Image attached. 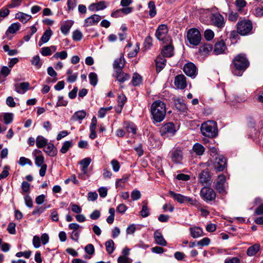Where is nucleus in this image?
I'll use <instances>...</instances> for the list:
<instances>
[{"label": "nucleus", "mask_w": 263, "mask_h": 263, "mask_svg": "<svg viewBox=\"0 0 263 263\" xmlns=\"http://www.w3.org/2000/svg\"><path fill=\"white\" fill-rule=\"evenodd\" d=\"M151 112L155 122H162L166 115L165 103L160 100L155 101L151 105Z\"/></svg>", "instance_id": "f257e3e1"}, {"label": "nucleus", "mask_w": 263, "mask_h": 263, "mask_svg": "<svg viewBox=\"0 0 263 263\" xmlns=\"http://www.w3.org/2000/svg\"><path fill=\"white\" fill-rule=\"evenodd\" d=\"M234 68L232 69L233 73L237 76H241L243 71L249 65V62L243 54H239L233 61Z\"/></svg>", "instance_id": "f03ea898"}, {"label": "nucleus", "mask_w": 263, "mask_h": 263, "mask_svg": "<svg viewBox=\"0 0 263 263\" xmlns=\"http://www.w3.org/2000/svg\"><path fill=\"white\" fill-rule=\"evenodd\" d=\"M200 129L203 135L210 138L216 137L218 134L217 123L213 121H208L203 123Z\"/></svg>", "instance_id": "7ed1b4c3"}, {"label": "nucleus", "mask_w": 263, "mask_h": 263, "mask_svg": "<svg viewBox=\"0 0 263 263\" xmlns=\"http://www.w3.org/2000/svg\"><path fill=\"white\" fill-rule=\"evenodd\" d=\"M217 8H212L211 10V20L212 24L218 28H223L225 25V20L223 16L219 12H216Z\"/></svg>", "instance_id": "20e7f679"}, {"label": "nucleus", "mask_w": 263, "mask_h": 263, "mask_svg": "<svg viewBox=\"0 0 263 263\" xmlns=\"http://www.w3.org/2000/svg\"><path fill=\"white\" fill-rule=\"evenodd\" d=\"M252 29V23L249 20H240L237 24V33H250Z\"/></svg>", "instance_id": "39448f33"}, {"label": "nucleus", "mask_w": 263, "mask_h": 263, "mask_svg": "<svg viewBox=\"0 0 263 263\" xmlns=\"http://www.w3.org/2000/svg\"><path fill=\"white\" fill-rule=\"evenodd\" d=\"M215 187L220 194L222 195H226L227 194L228 184L226 182V177L224 175H220L218 176Z\"/></svg>", "instance_id": "423d86ee"}, {"label": "nucleus", "mask_w": 263, "mask_h": 263, "mask_svg": "<svg viewBox=\"0 0 263 263\" xmlns=\"http://www.w3.org/2000/svg\"><path fill=\"white\" fill-rule=\"evenodd\" d=\"M177 129L175 125L171 122L167 123L163 125L160 129V133L161 136L164 137L172 136L175 135Z\"/></svg>", "instance_id": "0eeeda50"}, {"label": "nucleus", "mask_w": 263, "mask_h": 263, "mask_svg": "<svg viewBox=\"0 0 263 263\" xmlns=\"http://www.w3.org/2000/svg\"><path fill=\"white\" fill-rule=\"evenodd\" d=\"M200 195L205 201H212L216 198L215 191L211 187H204L200 191Z\"/></svg>", "instance_id": "6e6552de"}, {"label": "nucleus", "mask_w": 263, "mask_h": 263, "mask_svg": "<svg viewBox=\"0 0 263 263\" xmlns=\"http://www.w3.org/2000/svg\"><path fill=\"white\" fill-rule=\"evenodd\" d=\"M227 165L226 158L221 155H218L215 158L214 167L218 172L222 171Z\"/></svg>", "instance_id": "1a4fd4ad"}, {"label": "nucleus", "mask_w": 263, "mask_h": 263, "mask_svg": "<svg viewBox=\"0 0 263 263\" xmlns=\"http://www.w3.org/2000/svg\"><path fill=\"white\" fill-rule=\"evenodd\" d=\"M169 155L172 161L176 163H180L183 158L182 152L178 148H173Z\"/></svg>", "instance_id": "9d476101"}, {"label": "nucleus", "mask_w": 263, "mask_h": 263, "mask_svg": "<svg viewBox=\"0 0 263 263\" xmlns=\"http://www.w3.org/2000/svg\"><path fill=\"white\" fill-rule=\"evenodd\" d=\"M221 41L217 42L215 45L213 53L215 55L223 53L227 49V44L224 40V37L221 36Z\"/></svg>", "instance_id": "9b49d317"}, {"label": "nucleus", "mask_w": 263, "mask_h": 263, "mask_svg": "<svg viewBox=\"0 0 263 263\" xmlns=\"http://www.w3.org/2000/svg\"><path fill=\"white\" fill-rule=\"evenodd\" d=\"M183 71L187 76L194 78L197 73L196 67L192 62L187 63L184 65Z\"/></svg>", "instance_id": "f8f14e48"}, {"label": "nucleus", "mask_w": 263, "mask_h": 263, "mask_svg": "<svg viewBox=\"0 0 263 263\" xmlns=\"http://www.w3.org/2000/svg\"><path fill=\"white\" fill-rule=\"evenodd\" d=\"M174 84L178 89H184L186 87L185 77L183 74L177 76L175 79Z\"/></svg>", "instance_id": "ddd939ff"}, {"label": "nucleus", "mask_w": 263, "mask_h": 263, "mask_svg": "<svg viewBox=\"0 0 263 263\" xmlns=\"http://www.w3.org/2000/svg\"><path fill=\"white\" fill-rule=\"evenodd\" d=\"M187 40L190 44L198 45L201 40V34H187Z\"/></svg>", "instance_id": "4468645a"}, {"label": "nucleus", "mask_w": 263, "mask_h": 263, "mask_svg": "<svg viewBox=\"0 0 263 263\" xmlns=\"http://www.w3.org/2000/svg\"><path fill=\"white\" fill-rule=\"evenodd\" d=\"M155 35L161 43L164 45L172 44V40L170 34H155Z\"/></svg>", "instance_id": "2eb2a0df"}, {"label": "nucleus", "mask_w": 263, "mask_h": 263, "mask_svg": "<svg viewBox=\"0 0 263 263\" xmlns=\"http://www.w3.org/2000/svg\"><path fill=\"white\" fill-rule=\"evenodd\" d=\"M101 18V16L98 14L92 15L85 19L84 25L85 26L95 25L100 21Z\"/></svg>", "instance_id": "dca6fc26"}, {"label": "nucleus", "mask_w": 263, "mask_h": 263, "mask_svg": "<svg viewBox=\"0 0 263 263\" xmlns=\"http://www.w3.org/2000/svg\"><path fill=\"white\" fill-rule=\"evenodd\" d=\"M106 8V3L104 1H100L97 3H93L89 6V10L91 11H98Z\"/></svg>", "instance_id": "f3484780"}, {"label": "nucleus", "mask_w": 263, "mask_h": 263, "mask_svg": "<svg viewBox=\"0 0 263 263\" xmlns=\"http://www.w3.org/2000/svg\"><path fill=\"white\" fill-rule=\"evenodd\" d=\"M28 82H23L20 84H15L14 85L15 91L19 93H24L27 91L29 87Z\"/></svg>", "instance_id": "a211bd4d"}, {"label": "nucleus", "mask_w": 263, "mask_h": 263, "mask_svg": "<svg viewBox=\"0 0 263 263\" xmlns=\"http://www.w3.org/2000/svg\"><path fill=\"white\" fill-rule=\"evenodd\" d=\"M125 64V60L123 56L121 55L119 58L116 59L114 62V68L116 71H121L123 68Z\"/></svg>", "instance_id": "6ab92c4d"}, {"label": "nucleus", "mask_w": 263, "mask_h": 263, "mask_svg": "<svg viewBox=\"0 0 263 263\" xmlns=\"http://www.w3.org/2000/svg\"><path fill=\"white\" fill-rule=\"evenodd\" d=\"M155 62L157 71L160 72L165 66L166 59L165 57L159 55L156 58Z\"/></svg>", "instance_id": "aec40b11"}, {"label": "nucleus", "mask_w": 263, "mask_h": 263, "mask_svg": "<svg viewBox=\"0 0 263 263\" xmlns=\"http://www.w3.org/2000/svg\"><path fill=\"white\" fill-rule=\"evenodd\" d=\"M173 55V47L171 44L163 45L161 51V55L164 57H170Z\"/></svg>", "instance_id": "412c9836"}, {"label": "nucleus", "mask_w": 263, "mask_h": 263, "mask_svg": "<svg viewBox=\"0 0 263 263\" xmlns=\"http://www.w3.org/2000/svg\"><path fill=\"white\" fill-rule=\"evenodd\" d=\"M154 238L156 243L162 246H165L167 245L166 240L164 239L162 234L158 231L154 233Z\"/></svg>", "instance_id": "4be33fe9"}, {"label": "nucleus", "mask_w": 263, "mask_h": 263, "mask_svg": "<svg viewBox=\"0 0 263 263\" xmlns=\"http://www.w3.org/2000/svg\"><path fill=\"white\" fill-rule=\"evenodd\" d=\"M204 151L205 148L204 146L199 143H196L194 144L192 149V153H195L197 156L202 155Z\"/></svg>", "instance_id": "5701e85b"}, {"label": "nucleus", "mask_w": 263, "mask_h": 263, "mask_svg": "<svg viewBox=\"0 0 263 263\" xmlns=\"http://www.w3.org/2000/svg\"><path fill=\"white\" fill-rule=\"evenodd\" d=\"M15 17L16 19L18 20L24 24L26 23L29 20H30L32 16L29 14H27L22 12H18L15 14Z\"/></svg>", "instance_id": "b1692460"}, {"label": "nucleus", "mask_w": 263, "mask_h": 263, "mask_svg": "<svg viewBox=\"0 0 263 263\" xmlns=\"http://www.w3.org/2000/svg\"><path fill=\"white\" fill-rule=\"evenodd\" d=\"M91 161V159L89 157H87L82 159L79 162L80 164L82 166L81 171L84 174H87V168Z\"/></svg>", "instance_id": "393cba45"}, {"label": "nucleus", "mask_w": 263, "mask_h": 263, "mask_svg": "<svg viewBox=\"0 0 263 263\" xmlns=\"http://www.w3.org/2000/svg\"><path fill=\"white\" fill-rule=\"evenodd\" d=\"M260 245L258 243H256L251 247H250L247 251V254L249 256H253L255 255L257 253V252L260 250Z\"/></svg>", "instance_id": "a878e982"}, {"label": "nucleus", "mask_w": 263, "mask_h": 263, "mask_svg": "<svg viewBox=\"0 0 263 263\" xmlns=\"http://www.w3.org/2000/svg\"><path fill=\"white\" fill-rule=\"evenodd\" d=\"M116 77L118 81L120 82H124L129 78V76L126 73L121 71H116Z\"/></svg>", "instance_id": "bb28decb"}, {"label": "nucleus", "mask_w": 263, "mask_h": 263, "mask_svg": "<svg viewBox=\"0 0 263 263\" xmlns=\"http://www.w3.org/2000/svg\"><path fill=\"white\" fill-rule=\"evenodd\" d=\"M73 24V22L71 20H68L63 22L61 27V31L63 33L68 32L70 29L71 28Z\"/></svg>", "instance_id": "cd10ccee"}, {"label": "nucleus", "mask_w": 263, "mask_h": 263, "mask_svg": "<svg viewBox=\"0 0 263 263\" xmlns=\"http://www.w3.org/2000/svg\"><path fill=\"white\" fill-rule=\"evenodd\" d=\"M191 235L192 237L195 238L202 236L203 231L199 227H194L190 229Z\"/></svg>", "instance_id": "c85d7f7f"}, {"label": "nucleus", "mask_w": 263, "mask_h": 263, "mask_svg": "<svg viewBox=\"0 0 263 263\" xmlns=\"http://www.w3.org/2000/svg\"><path fill=\"white\" fill-rule=\"evenodd\" d=\"M210 179V175L208 171H204L199 175V181L202 183H206Z\"/></svg>", "instance_id": "c756f323"}, {"label": "nucleus", "mask_w": 263, "mask_h": 263, "mask_svg": "<svg viewBox=\"0 0 263 263\" xmlns=\"http://www.w3.org/2000/svg\"><path fill=\"white\" fill-rule=\"evenodd\" d=\"M168 194L178 202L180 203H184V196L180 194L175 193L174 192L171 191L168 192Z\"/></svg>", "instance_id": "7c9ffc66"}, {"label": "nucleus", "mask_w": 263, "mask_h": 263, "mask_svg": "<svg viewBox=\"0 0 263 263\" xmlns=\"http://www.w3.org/2000/svg\"><path fill=\"white\" fill-rule=\"evenodd\" d=\"M223 37H225V36ZM238 39V34H230L229 37L227 39L224 37V40L227 45H230L231 44L236 43Z\"/></svg>", "instance_id": "2f4dec72"}, {"label": "nucleus", "mask_w": 263, "mask_h": 263, "mask_svg": "<svg viewBox=\"0 0 263 263\" xmlns=\"http://www.w3.org/2000/svg\"><path fill=\"white\" fill-rule=\"evenodd\" d=\"M86 115V112L82 110L76 111L72 116L71 119L73 121L82 120Z\"/></svg>", "instance_id": "473e14b6"}, {"label": "nucleus", "mask_w": 263, "mask_h": 263, "mask_svg": "<svg viewBox=\"0 0 263 263\" xmlns=\"http://www.w3.org/2000/svg\"><path fill=\"white\" fill-rule=\"evenodd\" d=\"M125 128L128 133H131L133 135H135L137 132V128L136 125L132 122H126L124 123Z\"/></svg>", "instance_id": "72a5a7b5"}, {"label": "nucleus", "mask_w": 263, "mask_h": 263, "mask_svg": "<svg viewBox=\"0 0 263 263\" xmlns=\"http://www.w3.org/2000/svg\"><path fill=\"white\" fill-rule=\"evenodd\" d=\"M212 47L211 45L207 44L204 46H201L199 48V52L202 55L206 56L209 54V53L212 51Z\"/></svg>", "instance_id": "f704fd0d"}, {"label": "nucleus", "mask_w": 263, "mask_h": 263, "mask_svg": "<svg viewBox=\"0 0 263 263\" xmlns=\"http://www.w3.org/2000/svg\"><path fill=\"white\" fill-rule=\"evenodd\" d=\"M175 106L176 108L181 112H184L187 109L185 104L181 102L179 99L175 101Z\"/></svg>", "instance_id": "c9c22d12"}, {"label": "nucleus", "mask_w": 263, "mask_h": 263, "mask_svg": "<svg viewBox=\"0 0 263 263\" xmlns=\"http://www.w3.org/2000/svg\"><path fill=\"white\" fill-rule=\"evenodd\" d=\"M47 143V140L41 136H39L36 139V144L38 148H42Z\"/></svg>", "instance_id": "e433bc0d"}, {"label": "nucleus", "mask_w": 263, "mask_h": 263, "mask_svg": "<svg viewBox=\"0 0 263 263\" xmlns=\"http://www.w3.org/2000/svg\"><path fill=\"white\" fill-rule=\"evenodd\" d=\"M21 24L19 23L12 24L8 28L6 33H16L20 30Z\"/></svg>", "instance_id": "4c0bfd02"}, {"label": "nucleus", "mask_w": 263, "mask_h": 263, "mask_svg": "<svg viewBox=\"0 0 263 263\" xmlns=\"http://www.w3.org/2000/svg\"><path fill=\"white\" fill-rule=\"evenodd\" d=\"M73 145V143L72 141H66L64 142L61 149L60 152L62 154H65L70 148H71Z\"/></svg>", "instance_id": "58836bf2"}, {"label": "nucleus", "mask_w": 263, "mask_h": 263, "mask_svg": "<svg viewBox=\"0 0 263 263\" xmlns=\"http://www.w3.org/2000/svg\"><path fill=\"white\" fill-rule=\"evenodd\" d=\"M105 245L106 251L108 252V253H109V254L112 253L115 249V247H114L115 244H114V242L113 241V240L111 239H109V240H107L105 242Z\"/></svg>", "instance_id": "ea45409f"}, {"label": "nucleus", "mask_w": 263, "mask_h": 263, "mask_svg": "<svg viewBox=\"0 0 263 263\" xmlns=\"http://www.w3.org/2000/svg\"><path fill=\"white\" fill-rule=\"evenodd\" d=\"M235 4L236 6L237 11L241 13L243 8L247 5V2L245 0H236Z\"/></svg>", "instance_id": "a19ab883"}, {"label": "nucleus", "mask_w": 263, "mask_h": 263, "mask_svg": "<svg viewBox=\"0 0 263 263\" xmlns=\"http://www.w3.org/2000/svg\"><path fill=\"white\" fill-rule=\"evenodd\" d=\"M88 78L89 80V83L91 85L95 86L97 84L98 79V76L96 73L90 72L89 74Z\"/></svg>", "instance_id": "79ce46f5"}, {"label": "nucleus", "mask_w": 263, "mask_h": 263, "mask_svg": "<svg viewBox=\"0 0 263 263\" xmlns=\"http://www.w3.org/2000/svg\"><path fill=\"white\" fill-rule=\"evenodd\" d=\"M143 205L142 208V210L140 211V215L143 217H146L149 215V209L147 207V202H143Z\"/></svg>", "instance_id": "37998d69"}, {"label": "nucleus", "mask_w": 263, "mask_h": 263, "mask_svg": "<svg viewBox=\"0 0 263 263\" xmlns=\"http://www.w3.org/2000/svg\"><path fill=\"white\" fill-rule=\"evenodd\" d=\"M149 9V14L151 17H153L156 14V6L154 1H150L148 3Z\"/></svg>", "instance_id": "c03bdc74"}, {"label": "nucleus", "mask_w": 263, "mask_h": 263, "mask_svg": "<svg viewBox=\"0 0 263 263\" xmlns=\"http://www.w3.org/2000/svg\"><path fill=\"white\" fill-rule=\"evenodd\" d=\"M67 57V53L65 51H62L61 52H56L52 57V59L58 60L60 59L61 60H64Z\"/></svg>", "instance_id": "a18cd8bd"}, {"label": "nucleus", "mask_w": 263, "mask_h": 263, "mask_svg": "<svg viewBox=\"0 0 263 263\" xmlns=\"http://www.w3.org/2000/svg\"><path fill=\"white\" fill-rule=\"evenodd\" d=\"M142 82V78L138 73H134L132 83L134 86H138Z\"/></svg>", "instance_id": "49530a36"}, {"label": "nucleus", "mask_w": 263, "mask_h": 263, "mask_svg": "<svg viewBox=\"0 0 263 263\" xmlns=\"http://www.w3.org/2000/svg\"><path fill=\"white\" fill-rule=\"evenodd\" d=\"M13 115L12 113H5L4 115V121L6 124H10L13 120Z\"/></svg>", "instance_id": "de8ad7c7"}, {"label": "nucleus", "mask_w": 263, "mask_h": 263, "mask_svg": "<svg viewBox=\"0 0 263 263\" xmlns=\"http://www.w3.org/2000/svg\"><path fill=\"white\" fill-rule=\"evenodd\" d=\"M21 189L22 190V194H24L29 193L30 191V184L26 181H23L21 184Z\"/></svg>", "instance_id": "09e8293b"}, {"label": "nucleus", "mask_w": 263, "mask_h": 263, "mask_svg": "<svg viewBox=\"0 0 263 263\" xmlns=\"http://www.w3.org/2000/svg\"><path fill=\"white\" fill-rule=\"evenodd\" d=\"M77 0H67V10L68 11H72L76 7Z\"/></svg>", "instance_id": "8fccbe9b"}, {"label": "nucleus", "mask_w": 263, "mask_h": 263, "mask_svg": "<svg viewBox=\"0 0 263 263\" xmlns=\"http://www.w3.org/2000/svg\"><path fill=\"white\" fill-rule=\"evenodd\" d=\"M11 72V68L9 67L3 66L2 67L1 71H0V76H3L4 78L7 77Z\"/></svg>", "instance_id": "3c124183"}, {"label": "nucleus", "mask_w": 263, "mask_h": 263, "mask_svg": "<svg viewBox=\"0 0 263 263\" xmlns=\"http://www.w3.org/2000/svg\"><path fill=\"white\" fill-rule=\"evenodd\" d=\"M31 64L36 66L37 68L41 67L42 63L40 61V59L39 55H35L33 57L31 60Z\"/></svg>", "instance_id": "603ef678"}, {"label": "nucleus", "mask_w": 263, "mask_h": 263, "mask_svg": "<svg viewBox=\"0 0 263 263\" xmlns=\"http://www.w3.org/2000/svg\"><path fill=\"white\" fill-rule=\"evenodd\" d=\"M168 28L166 25L161 24L160 25L156 30V33H167Z\"/></svg>", "instance_id": "864d4df0"}, {"label": "nucleus", "mask_w": 263, "mask_h": 263, "mask_svg": "<svg viewBox=\"0 0 263 263\" xmlns=\"http://www.w3.org/2000/svg\"><path fill=\"white\" fill-rule=\"evenodd\" d=\"M141 194L137 190H133L131 193V197L133 200H137L141 198Z\"/></svg>", "instance_id": "5fc2aeb1"}, {"label": "nucleus", "mask_w": 263, "mask_h": 263, "mask_svg": "<svg viewBox=\"0 0 263 263\" xmlns=\"http://www.w3.org/2000/svg\"><path fill=\"white\" fill-rule=\"evenodd\" d=\"M23 0H12L11 3L7 5L9 8H13L21 5Z\"/></svg>", "instance_id": "6e6d98bb"}, {"label": "nucleus", "mask_w": 263, "mask_h": 263, "mask_svg": "<svg viewBox=\"0 0 263 263\" xmlns=\"http://www.w3.org/2000/svg\"><path fill=\"white\" fill-rule=\"evenodd\" d=\"M126 101V98L125 95H121L118 98V105L123 107Z\"/></svg>", "instance_id": "4d7b16f0"}, {"label": "nucleus", "mask_w": 263, "mask_h": 263, "mask_svg": "<svg viewBox=\"0 0 263 263\" xmlns=\"http://www.w3.org/2000/svg\"><path fill=\"white\" fill-rule=\"evenodd\" d=\"M31 254V251H27L25 252H19L16 253V256L17 257H21L24 256L26 258H29Z\"/></svg>", "instance_id": "13d9d810"}, {"label": "nucleus", "mask_w": 263, "mask_h": 263, "mask_svg": "<svg viewBox=\"0 0 263 263\" xmlns=\"http://www.w3.org/2000/svg\"><path fill=\"white\" fill-rule=\"evenodd\" d=\"M32 243L35 248H39L41 246V243H42V242L38 236L35 235L33 237Z\"/></svg>", "instance_id": "bf43d9fd"}, {"label": "nucleus", "mask_w": 263, "mask_h": 263, "mask_svg": "<svg viewBox=\"0 0 263 263\" xmlns=\"http://www.w3.org/2000/svg\"><path fill=\"white\" fill-rule=\"evenodd\" d=\"M85 252L89 255H92L95 253V248L92 244H88L85 248Z\"/></svg>", "instance_id": "052dcab7"}, {"label": "nucleus", "mask_w": 263, "mask_h": 263, "mask_svg": "<svg viewBox=\"0 0 263 263\" xmlns=\"http://www.w3.org/2000/svg\"><path fill=\"white\" fill-rule=\"evenodd\" d=\"M132 259L125 256H120L118 258V263H131Z\"/></svg>", "instance_id": "680f3d73"}, {"label": "nucleus", "mask_w": 263, "mask_h": 263, "mask_svg": "<svg viewBox=\"0 0 263 263\" xmlns=\"http://www.w3.org/2000/svg\"><path fill=\"white\" fill-rule=\"evenodd\" d=\"M111 164L112 165L113 170L115 172H117L119 171L120 166L119 162L117 160H116L115 159L112 160L111 161Z\"/></svg>", "instance_id": "e2e57ef3"}, {"label": "nucleus", "mask_w": 263, "mask_h": 263, "mask_svg": "<svg viewBox=\"0 0 263 263\" xmlns=\"http://www.w3.org/2000/svg\"><path fill=\"white\" fill-rule=\"evenodd\" d=\"M127 210V207L124 204H120L117 208V211L120 214H124Z\"/></svg>", "instance_id": "0e129e2a"}, {"label": "nucleus", "mask_w": 263, "mask_h": 263, "mask_svg": "<svg viewBox=\"0 0 263 263\" xmlns=\"http://www.w3.org/2000/svg\"><path fill=\"white\" fill-rule=\"evenodd\" d=\"M9 167L8 166H4L2 173L0 174V180L6 178L9 175Z\"/></svg>", "instance_id": "69168bd1"}, {"label": "nucleus", "mask_w": 263, "mask_h": 263, "mask_svg": "<svg viewBox=\"0 0 263 263\" xmlns=\"http://www.w3.org/2000/svg\"><path fill=\"white\" fill-rule=\"evenodd\" d=\"M18 163L22 166H23L26 164H28L29 165L32 164V162L29 159L24 157H22L20 158Z\"/></svg>", "instance_id": "338daca9"}, {"label": "nucleus", "mask_w": 263, "mask_h": 263, "mask_svg": "<svg viewBox=\"0 0 263 263\" xmlns=\"http://www.w3.org/2000/svg\"><path fill=\"white\" fill-rule=\"evenodd\" d=\"M7 230L9 233L11 234H14L16 233L15 231V224L13 222H10L7 227Z\"/></svg>", "instance_id": "774afa93"}]
</instances>
